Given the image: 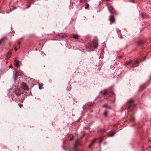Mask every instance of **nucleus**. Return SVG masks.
<instances>
[{"label": "nucleus", "instance_id": "nucleus-32", "mask_svg": "<svg viewBox=\"0 0 151 151\" xmlns=\"http://www.w3.org/2000/svg\"><path fill=\"white\" fill-rule=\"evenodd\" d=\"M20 43L19 42H18V45H20Z\"/></svg>", "mask_w": 151, "mask_h": 151}, {"label": "nucleus", "instance_id": "nucleus-13", "mask_svg": "<svg viewBox=\"0 0 151 151\" xmlns=\"http://www.w3.org/2000/svg\"><path fill=\"white\" fill-rule=\"evenodd\" d=\"M115 134L114 132H111L108 133V135L109 136L111 137L114 136Z\"/></svg>", "mask_w": 151, "mask_h": 151}, {"label": "nucleus", "instance_id": "nucleus-38", "mask_svg": "<svg viewBox=\"0 0 151 151\" xmlns=\"http://www.w3.org/2000/svg\"><path fill=\"white\" fill-rule=\"evenodd\" d=\"M39 88H40V89H41V88H40V86H39Z\"/></svg>", "mask_w": 151, "mask_h": 151}, {"label": "nucleus", "instance_id": "nucleus-34", "mask_svg": "<svg viewBox=\"0 0 151 151\" xmlns=\"http://www.w3.org/2000/svg\"><path fill=\"white\" fill-rule=\"evenodd\" d=\"M149 141L151 142V139L149 140Z\"/></svg>", "mask_w": 151, "mask_h": 151}, {"label": "nucleus", "instance_id": "nucleus-3", "mask_svg": "<svg viewBox=\"0 0 151 151\" xmlns=\"http://www.w3.org/2000/svg\"><path fill=\"white\" fill-rule=\"evenodd\" d=\"M22 87L24 90H28L29 88L25 83L23 82L22 84Z\"/></svg>", "mask_w": 151, "mask_h": 151}, {"label": "nucleus", "instance_id": "nucleus-21", "mask_svg": "<svg viewBox=\"0 0 151 151\" xmlns=\"http://www.w3.org/2000/svg\"><path fill=\"white\" fill-rule=\"evenodd\" d=\"M89 7V5L88 4L86 3V6L85 7V9H87Z\"/></svg>", "mask_w": 151, "mask_h": 151}, {"label": "nucleus", "instance_id": "nucleus-7", "mask_svg": "<svg viewBox=\"0 0 151 151\" xmlns=\"http://www.w3.org/2000/svg\"><path fill=\"white\" fill-rule=\"evenodd\" d=\"M109 20L111 22H114L115 20L114 16L113 15L110 16L109 17Z\"/></svg>", "mask_w": 151, "mask_h": 151}, {"label": "nucleus", "instance_id": "nucleus-23", "mask_svg": "<svg viewBox=\"0 0 151 151\" xmlns=\"http://www.w3.org/2000/svg\"><path fill=\"white\" fill-rule=\"evenodd\" d=\"M104 115L105 116H106L108 115V112L106 111H105L104 112Z\"/></svg>", "mask_w": 151, "mask_h": 151}, {"label": "nucleus", "instance_id": "nucleus-10", "mask_svg": "<svg viewBox=\"0 0 151 151\" xmlns=\"http://www.w3.org/2000/svg\"><path fill=\"white\" fill-rule=\"evenodd\" d=\"M12 54V51L10 50L8 53L6 55V58L9 59L11 56Z\"/></svg>", "mask_w": 151, "mask_h": 151}, {"label": "nucleus", "instance_id": "nucleus-37", "mask_svg": "<svg viewBox=\"0 0 151 151\" xmlns=\"http://www.w3.org/2000/svg\"><path fill=\"white\" fill-rule=\"evenodd\" d=\"M109 0H106V1H109Z\"/></svg>", "mask_w": 151, "mask_h": 151}, {"label": "nucleus", "instance_id": "nucleus-28", "mask_svg": "<svg viewBox=\"0 0 151 151\" xmlns=\"http://www.w3.org/2000/svg\"><path fill=\"white\" fill-rule=\"evenodd\" d=\"M131 1L133 3H134V0H131Z\"/></svg>", "mask_w": 151, "mask_h": 151}, {"label": "nucleus", "instance_id": "nucleus-8", "mask_svg": "<svg viewBox=\"0 0 151 151\" xmlns=\"http://www.w3.org/2000/svg\"><path fill=\"white\" fill-rule=\"evenodd\" d=\"M13 76L14 78V80L15 81L18 76L17 72L16 71H14L13 72Z\"/></svg>", "mask_w": 151, "mask_h": 151}, {"label": "nucleus", "instance_id": "nucleus-5", "mask_svg": "<svg viewBox=\"0 0 151 151\" xmlns=\"http://www.w3.org/2000/svg\"><path fill=\"white\" fill-rule=\"evenodd\" d=\"M108 9L109 10V12L111 13H112L114 10V8L111 5H109L108 6Z\"/></svg>", "mask_w": 151, "mask_h": 151}, {"label": "nucleus", "instance_id": "nucleus-25", "mask_svg": "<svg viewBox=\"0 0 151 151\" xmlns=\"http://www.w3.org/2000/svg\"><path fill=\"white\" fill-rule=\"evenodd\" d=\"M18 105L21 108L23 106V105L22 104H19Z\"/></svg>", "mask_w": 151, "mask_h": 151}, {"label": "nucleus", "instance_id": "nucleus-16", "mask_svg": "<svg viewBox=\"0 0 151 151\" xmlns=\"http://www.w3.org/2000/svg\"><path fill=\"white\" fill-rule=\"evenodd\" d=\"M142 17L143 18H148V15L145 14H144L143 13H142L141 14Z\"/></svg>", "mask_w": 151, "mask_h": 151}, {"label": "nucleus", "instance_id": "nucleus-20", "mask_svg": "<svg viewBox=\"0 0 151 151\" xmlns=\"http://www.w3.org/2000/svg\"><path fill=\"white\" fill-rule=\"evenodd\" d=\"M111 14H114L115 15H118V13L117 11L114 10L113 13H111Z\"/></svg>", "mask_w": 151, "mask_h": 151}, {"label": "nucleus", "instance_id": "nucleus-12", "mask_svg": "<svg viewBox=\"0 0 151 151\" xmlns=\"http://www.w3.org/2000/svg\"><path fill=\"white\" fill-rule=\"evenodd\" d=\"M6 40V38L4 37L0 40V45L1 44L4 43Z\"/></svg>", "mask_w": 151, "mask_h": 151}, {"label": "nucleus", "instance_id": "nucleus-1", "mask_svg": "<svg viewBox=\"0 0 151 151\" xmlns=\"http://www.w3.org/2000/svg\"><path fill=\"white\" fill-rule=\"evenodd\" d=\"M127 105L128 107V116H127L128 120L124 121V124H125L126 122H128V121L132 122L134 119V116L130 113V112L131 111L133 110L135 106L134 100L132 99L129 100L127 102Z\"/></svg>", "mask_w": 151, "mask_h": 151}, {"label": "nucleus", "instance_id": "nucleus-27", "mask_svg": "<svg viewBox=\"0 0 151 151\" xmlns=\"http://www.w3.org/2000/svg\"><path fill=\"white\" fill-rule=\"evenodd\" d=\"M14 49L16 51L17 50V49L16 48V47H15Z\"/></svg>", "mask_w": 151, "mask_h": 151}, {"label": "nucleus", "instance_id": "nucleus-26", "mask_svg": "<svg viewBox=\"0 0 151 151\" xmlns=\"http://www.w3.org/2000/svg\"><path fill=\"white\" fill-rule=\"evenodd\" d=\"M30 4H29L28 5H27V8H29L30 7Z\"/></svg>", "mask_w": 151, "mask_h": 151}, {"label": "nucleus", "instance_id": "nucleus-2", "mask_svg": "<svg viewBox=\"0 0 151 151\" xmlns=\"http://www.w3.org/2000/svg\"><path fill=\"white\" fill-rule=\"evenodd\" d=\"M98 40L96 37H95L93 40L92 42V46L94 48H97L98 47Z\"/></svg>", "mask_w": 151, "mask_h": 151}, {"label": "nucleus", "instance_id": "nucleus-33", "mask_svg": "<svg viewBox=\"0 0 151 151\" xmlns=\"http://www.w3.org/2000/svg\"><path fill=\"white\" fill-rule=\"evenodd\" d=\"M86 1H87V0H84V2H86Z\"/></svg>", "mask_w": 151, "mask_h": 151}, {"label": "nucleus", "instance_id": "nucleus-14", "mask_svg": "<svg viewBox=\"0 0 151 151\" xmlns=\"http://www.w3.org/2000/svg\"><path fill=\"white\" fill-rule=\"evenodd\" d=\"M139 63V62L137 60H136L134 62V65L132 67V68H134L135 66H137L139 65L138 64Z\"/></svg>", "mask_w": 151, "mask_h": 151}, {"label": "nucleus", "instance_id": "nucleus-19", "mask_svg": "<svg viewBox=\"0 0 151 151\" xmlns=\"http://www.w3.org/2000/svg\"><path fill=\"white\" fill-rule=\"evenodd\" d=\"M105 131L106 130L104 129H101L99 131V132L101 133H102L105 132Z\"/></svg>", "mask_w": 151, "mask_h": 151}, {"label": "nucleus", "instance_id": "nucleus-30", "mask_svg": "<svg viewBox=\"0 0 151 151\" xmlns=\"http://www.w3.org/2000/svg\"><path fill=\"white\" fill-rule=\"evenodd\" d=\"M107 107H108L109 109H111V107H110V106H108Z\"/></svg>", "mask_w": 151, "mask_h": 151}, {"label": "nucleus", "instance_id": "nucleus-22", "mask_svg": "<svg viewBox=\"0 0 151 151\" xmlns=\"http://www.w3.org/2000/svg\"><path fill=\"white\" fill-rule=\"evenodd\" d=\"M132 61H128L127 62L126 64L127 65H129L132 63Z\"/></svg>", "mask_w": 151, "mask_h": 151}, {"label": "nucleus", "instance_id": "nucleus-35", "mask_svg": "<svg viewBox=\"0 0 151 151\" xmlns=\"http://www.w3.org/2000/svg\"><path fill=\"white\" fill-rule=\"evenodd\" d=\"M30 0H27V1H29Z\"/></svg>", "mask_w": 151, "mask_h": 151}, {"label": "nucleus", "instance_id": "nucleus-4", "mask_svg": "<svg viewBox=\"0 0 151 151\" xmlns=\"http://www.w3.org/2000/svg\"><path fill=\"white\" fill-rule=\"evenodd\" d=\"M14 93L17 96H20L21 94V92L19 89L18 88L16 89Z\"/></svg>", "mask_w": 151, "mask_h": 151}, {"label": "nucleus", "instance_id": "nucleus-29", "mask_svg": "<svg viewBox=\"0 0 151 151\" xmlns=\"http://www.w3.org/2000/svg\"><path fill=\"white\" fill-rule=\"evenodd\" d=\"M12 65H10L9 66V68H12Z\"/></svg>", "mask_w": 151, "mask_h": 151}, {"label": "nucleus", "instance_id": "nucleus-36", "mask_svg": "<svg viewBox=\"0 0 151 151\" xmlns=\"http://www.w3.org/2000/svg\"><path fill=\"white\" fill-rule=\"evenodd\" d=\"M72 140V139H70V140Z\"/></svg>", "mask_w": 151, "mask_h": 151}, {"label": "nucleus", "instance_id": "nucleus-17", "mask_svg": "<svg viewBox=\"0 0 151 151\" xmlns=\"http://www.w3.org/2000/svg\"><path fill=\"white\" fill-rule=\"evenodd\" d=\"M101 93L103 95H106L107 94L106 90H104V91H101Z\"/></svg>", "mask_w": 151, "mask_h": 151}, {"label": "nucleus", "instance_id": "nucleus-6", "mask_svg": "<svg viewBox=\"0 0 151 151\" xmlns=\"http://www.w3.org/2000/svg\"><path fill=\"white\" fill-rule=\"evenodd\" d=\"M80 144V141L78 140H77L75 142V144L74 145V148L75 150H76V148L78 147L79 145Z\"/></svg>", "mask_w": 151, "mask_h": 151}, {"label": "nucleus", "instance_id": "nucleus-9", "mask_svg": "<svg viewBox=\"0 0 151 151\" xmlns=\"http://www.w3.org/2000/svg\"><path fill=\"white\" fill-rule=\"evenodd\" d=\"M145 43V42L143 40H141L138 41L137 42V45L138 46H140L143 45Z\"/></svg>", "mask_w": 151, "mask_h": 151}, {"label": "nucleus", "instance_id": "nucleus-15", "mask_svg": "<svg viewBox=\"0 0 151 151\" xmlns=\"http://www.w3.org/2000/svg\"><path fill=\"white\" fill-rule=\"evenodd\" d=\"M15 62V65L17 67H18L19 66V61H17L16 60H14Z\"/></svg>", "mask_w": 151, "mask_h": 151}, {"label": "nucleus", "instance_id": "nucleus-18", "mask_svg": "<svg viewBox=\"0 0 151 151\" xmlns=\"http://www.w3.org/2000/svg\"><path fill=\"white\" fill-rule=\"evenodd\" d=\"M79 36L77 35H73V38L75 39H78Z\"/></svg>", "mask_w": 151, "mask_h": 151}, {"label": "nucleus", "instance_id": "nucleus-31", "mask_svg": "<svg viewBox=\"0 0 151 151\" xmlns=\"http://www.w3.org/2000/svg\"><path fill=\"white\" fill-rule=\"evenodd\" d=\"M80 1L81 3H82L83 1V0H80Z\"/></svg>", "mask_w": 151, "mask_h": 151}, {"label": "nucleus", "instance_id": "nucleus-11", "mask_svg": "<svg viewBox=\"0 0 151 151\" xmlns=\"http://www.w3.org/2000/svg\"><path fill=\"white\" fill-rule=\"evenodd\" d=\"M96 141V139H94L91 142V144L89 145V147L90 148L91 147V146H93L94 145Z\"/></svg>", "mask_w": 151, "mask_h": 151}, {"label": "nucleus", "instance_id": "nucleus-24", "mask_svg": "<svg viewBox=\"0 0 151 151\" xmlns=\"http://www.w3.org/2000/svg\"><path fill=\"white\" fill-rule=\"evenodd\" d=\"M103 107L106 108L108 107V105L107 104L104 105L102 106Z\"/></svg>", "mask_w": 151, "mask_h": 151}]
</instances>
